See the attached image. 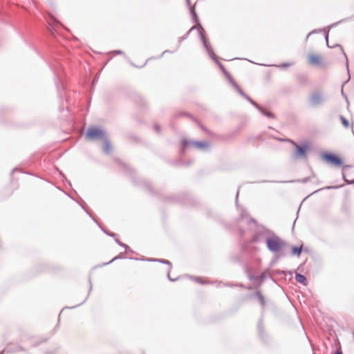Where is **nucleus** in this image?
Wrapping results in <instances>:
<instances>
[{
	"label": "nucleus",
	"instance_id": "f257e3e1",
	"mask_svg": "<svg viewBox=\"0 0 354 354\" xmlns=\"http://www.w3.org/2000/svg\"><path fill=\"white\" fill-rule=\"evenodd\" d=\"M322 159L328 165L336 168H340L344 165V159L336 154L326 153L322 155Z\"/></svg>",
	"mask_w": 354,
	"mask_h": 354
},
{
	"label": "nucleus",
	"instance_id": "f03ea898",
	"mask_svg": "<svg viewBox=\"0 0 354 354\" xmlns=\"http://www.w3.org/2000/svg\"><path fill=\"white\" fill-rule=\"evenodd\" d=\"M266 244L268 249L272 252H279L284 245L283 241L278 236L268 238Z\"/></svg>",
	"mask_w": 354,
	"mask_h": 354
},
{
	"label": "nucleus",
	"instance_id": "7ed1b4c3",
	"mask_svg": "<svg viewBox=\"0 0 354 354\" xmlns=\"http://www.w3.org/2000/svg\"><path fill=\"white\" fill-rule=\"evenodd\" d=\"M308 63L312 66H323L324 60L322 55L317 53H310L308 56Z\"/></svg>",
	"mask_w": 354,
	"mask_h": 354
},
{
	"label": "nucleus",
	"instance_id": "20e7f679",
	"mask_svg": "<svg viewBox=\"0 0 354 354\" xmlns=\"http://www.w3.org/2000/svg\"><path fill=\"white\" fill-rule=\"evenodd\" d=\"M86 137L91 140L104 139L105 135L104 131L98 128H90L86 132Z\"/></svg>",
	"mask_w": 354,
	"mask_h": 354
},
{
	"label": "nucleus",
	"instance_id": "39448f33",
	"mask_svg": "<svg viewBox=\"0 0 354 354\" xmlns=\"http://www.w3.org/2000/svg\"><path fill=\"white\" fill-rule=\"evenodd\" d=\"M184 147H187L189 145H192L193 147L196 149H206L208 147L209 145L207 142H197V141H193L191 142H189L188 141H183V142Z\"/></svg>",
	"mask_w": 354,
	"mask_h": 354
},
{
	"label": "nucleus",
	"instance_id": "423d86ee",
	"mask_svg": "<svg viewBox=\"0 0 354 354\" xmlns=\"http://www.w3.org/2000/svg\"><path fill=\"white\" fill-rule=\"evenodd\" d=\"M322 99L319 93H313L310 97L309 102L311 106H315L321 104Z\"/></svg>",
	"mask_w": 354,
	"mask_h": 354
},
{
	"label": "nucleus",
	"instance_id": "0eeeda50",
	"mask_svg": "<svg viewBox=\"0 0 354 354\" xmlns=\"http://www.w3.org/2000/svg\"><path fill=\"white\" fill-rule=\"evenodd\" d=\"M291 142L293 144V145L296 147V149H297V151L295 152V156L299 158L304 157L308 147H300L298 145H297L295 142H294L293 141H291Z\"/></svg>",
	"mask_w": 354,
	"mask_h": 354
},
{
	"label": "nucleus",
	"instance_id": "6e6552de",
	"mask_svg": "<svg viewBox=\"0 0 354 354\" xmlns=\"http://www.w3.org/2000/svg\"><path fill=\"white\" fill-rule=\"evenodd\" d=\"M295 279H296L297 281L300 283H302L304 285H306L307 283L306 277L301 274H297Z\"/></svg>",
	"mask_w": 354,
	"mask_h": 354
},
{
	"label": "nucleus",
	"instance_id": "1a4fd4ad",
	"mask_svg": "<svg viewBox=\"0 0 354 354\" xmlns=\"http://www.w3.org/2000/svg\"><path fill=\"white\" fill-rule=\"evenodd\" d=\"M302 250V245L300 246H294L292 248V254L293 255L299 256Z\"/></svg>",
	"mask_w": 354,
	"mask_h": 354
},
{
	"label": "nucleus",
	"instance_id": "9d476101",
	"mask_svg": "<svg viewBox=\"0 0 354 354\" xmlns=\"http://www.w3.org/2000/svg\"><path fill=\"white\" fill-rule=\"evenodd\" d=\"M111 145L108 140H105L103 146L104 151L106 153H109L111 151Z\"/></svg>",
	"mask_w": 354,
	"mask_h": 354
},
{
	"label": "nucleus",
	"instance_id": "9b49d317",
	"mask_svg": "<svg viewBox=\"0 0 354 354\" xmlns=\"http://www.w3.org/2000/svg\"><path fill=\"white\" fill-rule=\"evenodd\" d=\"M342 122L344 127H348L349 124L348 122L344 118H342Z\"/></svg>",
	"mask_w": 354,
	"mask_h": 354
},
{
	"label": "nucleus",
	"instance_id": "f8f14e48",
	"mask_svg": "<svg viewBox=\"0 0 354 354\" xmlns=\"http://www.w3.org/2000/svg\"><path fill=\"white\" fill-rule=\"evenodd\" d=\"M257 295H258V297H259V299L261 300V303L263 304L264 301H263V297L260 294H259V293Z\"/></svg>",
	"mask_w": 354,
	"mask_h": 354
},
{
	"label": "nucleus",
	"instance_id": "ddd939ff",
	"mask_svg": "<svg viewBox=\"0 0 354 354\" xmlns=\"http://www.w3.org/2000/svg\"><path fill=\"white\" fill-rule=\"evenodd\" d=\"M218 64H219V66H220L221 68L223 71H225V68H224L223 66L221 63H219V62H218Z\"/></svg>",
	"mask_w": 354,
	"mask_h": 354
},
{
	"label": "nucleus",
	"instance_id": "4468645a",
	"mask_svg": "<svg viewBox=\"0 0 354 354\" xmlns=\"http://www.w3.org/2000/svg\"><path fill=\"white\" fill-rule=\"evenodd\" d=\"M200 127H201V128L203 131H207V130H206V129H205L203 125H200Z\"/></svg>",
	"mask_w": 354,
	"mask_h": 354
},
{
	"label": "nucleus",
	"instance_id": "2eb2a0df",
	"mask_svg": "<svg viewBox=\"0 0 354 354\" xmlns=\"http://www.w3.org/2000/svg\"><path fill=\"white\" fill-rule=\"evenodd\" d=\"M266 115H267L268 116H270V117L271 116V114H270V113H266Z\"/></svg>",
	"mask_w": 354,
	"mask_h": 354
},
{
	"label": "nucleus",
	"instance_id": "dca6fc26",
	"mask_svg": "<svg viewBox=\"0 0 354 354\" xmlns=\"http://www.w3.org/2000/svg\"><path fill=\"white\" fill-rule=\"evenodd\" d=\"M335 354H342L341 352H337Z\"/></svg>",
	"mask_w": 354,
	"mask_h": 354
}]
</instances>
